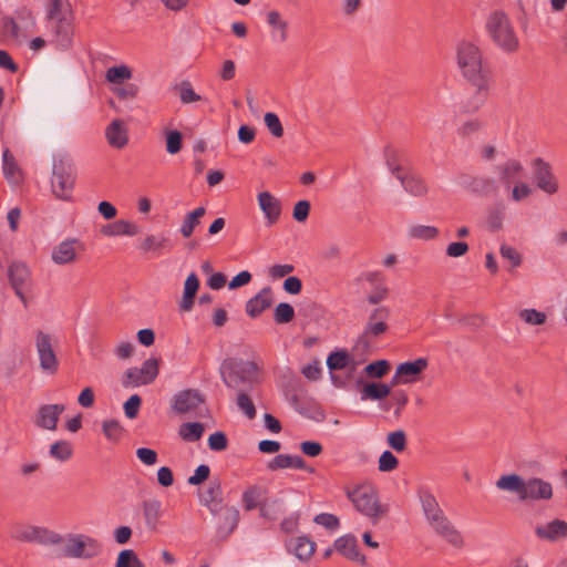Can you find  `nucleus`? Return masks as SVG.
Returning a JSON list of instances; mask_svg holds the SVG:
<instances>
[{
	"label": "nucleus",
	"instance_id": "45",
	"mask_svg": "<svg viewBox=\"0 0 567 567\" xmlns=\"http://www.w3.org/2000/svg\"><path fill=\"white\" fill-rule=\"evenodd\" d=\"M115 567H144L132 549L122 550L116 559Z\"/></svg>",
	"mask_w": 567,
	"mask_h": 567
},
{
	"label": "nucleus",
	"instance_id": "26",
	"mask_svg": "<svg viewBox=\"0 0 567 567\" xmlns=\"http://www.w3.org/2000/svg\"><path fill=\"white\" fill-rule=\"evenodd\" d=\"M334 548L351 560L361 564L365 561L364 555H362L358 548L357 538L352 535H346L338 538L334 542Z\"/></svg>",
	"mask_w": 567,
	"mask_h": 567
},
{
	"label": "nucleus",
	"instance_id": "35",
	"mask_svg": "<svg viewBox=\"0 0 567 567\" xmlns=\"http://www.w3.org/2000/svg\"><path fill=\"white\" fill-rule=\"evenodd\" d=\"M297 558L300 560H308L315 554L316 545L307 537H298L290 544Z\"/></svg>",
	"mask_w": 567,
	"mask_h": 567
},
{
	"label": "nucleus",
	"instance_id": "50",
	"mask_svg": "<svg viewBox=\"0 0 567 567\" xmlns=\"http://www.w3.org/2000/svg\"><path fill=\"white\" fill-rule=\"evenodd\" d=\"M533 194V188L527 183L519 181L517 183H514V186L512 188L511 198L515 203H519L527 197H529Z\"/></svg>",
	"mask_w": 567,
	"mask_h": 567
},
{
	"label": "nucleus",
	"instance_id": "46",
	"mask_svg": "<svg viewBox=\"0 0 567 567\" xmlns=\"http://www.w3.org/2000/svg\"><path fill=\"white\" fill-rule=\"evenodd\" d=\"M221 528L226 529L227 533L233 532L239 520V512L234 507H226L221 513Z\"/></svg>",
	"mask_w": 567,
	"mask_h": 567
},
{
	"label": "nucleus",
	"instance_id": "13",
	"mask_svg": "<svg viewBox=\"0 0 567 567\" xmlns=\"http://www.w3.org/2000/svg\"><path fill=\"white\" fill-rule=\"evenodd\" d=\"M390 309L384 306L374 308L369 315L364 330L360 337L361 342L368 343L370 338H377L388 330Z\"/></svg>",
	"mask_w": 567,
	"mask_h": 567
},
{
	"label": "nucleus",
	"instance_id": "34",
	"mask_svg": "<svg viewBox=\"0 0 567 567\" xmlns=\"http://www.w3.org/2000/svg\"><path fill=\"white\" fill-rule=\"evenodd\" d=\"M162 514V503L158 499H150L143 503V515L148 528L155 529Z\"/></svg>",
	"mask_w": 567,
	"mask_h": 567
},
{
	"label": "nucleus",
	"instance_id": "60",
	"mask_svg": "<svg viewBox=\"0 0 567 567\" xmlns=\"http://www.w3.org/2000/svg\"><path fill=\"white\" fill-rule=\"evenodd\" d=\"M315 523L326 527L329 530H336L339 527V519L337 516L328 513H321L315 517Z\"/></svg>",
	"mask_w": 567,
	"mask_h": 567
},
{
	"label": "nucleus",
	"instance_id": "14",
	"mask_svg": "<svg viewBox=\"0 0 567 567\" xmlns=\"http://www.w3.org/2000/svg\"><path fill=\"white\" fill-rule=\"evenodd\" d=\"M427 524L451 546L455 548H462L464 546V538L461 532L452 524L444 513L429 520Z\"/></svg>",
	"mask_w": 567,
	"mask_h": 567
},
{
	"label": "nucleus",
	"instance_id": "27",
	"mask_svg": "<svg viewBox=\"0 0 567 567\" xmlns=\"http://www.w3.org/2000/svg\"><path fill=\"white\" fill-rule=\"evenodd\" d=\"M398 181L403 189L414 197H423L429 192L425 181L416 174L403 173Z\"/></svg>",
	"mask_w": 567,
	"mask_h": 567
},
{
	"label": "nucleus",
	"instance_id": "8",
	"mask_svg": "<svg viewBox=\"0 0 567 567\" xmlns=\"http://www.w3.org/2000/svg\"><path fill=\"white\" fill-rule=\"evenodd\" d=\"M11 536L23 543H33L43 546L55 545L60 535L45 527L34 526L25 523H17L12 526Z\"/></svg>",
	"mask_w": 567,
	"mask_h": 567
},
{
	"label": "nucleus",
	"instance_id": "62",
	"mask_svg": "<svg viewBox=\"0 0 567 567\" xmlns=\"http://www.w3.org/2000/svg\"><path fill=\"white\" fill-rule=\"evenodd\" d=\"M340 6L346 17H353L363 7V0H340Z\"/></svg>",
	"mask_w": 567,
	"mask_h": 567
},
{
	"label": "nucleus",
	"instance_id": "3",
	"mask_svg": "<svg viewBox=\"0 0 567 567\" xmlns=\"http://www.w3.org/2000/svg\"><path fill=\"white\" fill-rule=\"evenodd\" d=\"M55 545L60 546V554L63 557L74 559H92L102 550L101 544L85 534L60 535V540Z\"/></svg>",
	"mask_w": 567,
	"mask_h": 567
},
{
	"label": "nucleus",
	"instance_id": "37",
	"mask_svg": "<svg viewBox=\"0 0 567 567\" xmlns=\"http://www.w3.org/2000/svg\"><path fill=\"white\" fill-rule=\"evenodd\" d=\"M178 433L184 441L196 442L203 436L204 426L198 422L184 423L181 425Z\"/></svg>",
	"mask_w": 567,
	"mask_h": 567
},
{
	"label": "nucleus",
	"instance_id": "11",
	"mask_svg": "<svg viewBox=\"0 0 567 567\" xmlns=\"http://www.w3.org/2000/svg\"><path fill=\"white\" fill-rule=\"evenodd\" d=\"M84 249V244L81 240L66 238L52 248L51 260L59 266L71 265L78 261Z\"/></svg>",
	"mask_w": 567,
	"mask_h": 567
},
{
	"label": "nucleus",
	"instance_id": "21",
	"mask_svg": "<svg viewBox=\"0 0 567 567\" xmlns=\"http://www.w3.org/2000/svg\"><path fill=\"white\" fill-rule=\"evenodd\" d=\"M64 409L63 404L41 405L35 416V424L45 430H55L59 416Z\"/></svg>",
	"mask_w": 567,
	"mask_h": 567
},
{
	"label": "nucleus",
	"instance_id": "9",
	"mask_svg": "<svg viewBox=\"0 0 567 567\" xmlns=\"http://www.w3.org/2000/svg\"><path fill=\"white\" fill-rule=\"evenodd\" d=\"M158 375V360L150 358L141 368L127 369L122 378L121 383L125 389L137 388L152 383Z\"/></svg>",
	"mask_w": 567,
	"mask_h": 567
},
{
	"label": "nucleus",
	"instance_id": "38",
	"mask_svg": "<svg viewBox=\"0 0 567 567\" xmlns=\"http://www.w3.org/2000/svg\"><path fill=\"white\" fill-rule=\"evenodd\" d=\"M200 499L204 505L208 506L212 512H215L210 506L213 503L219 504L221 502V486L218 481H212L205 493L202 494Z\"/></svg>",
	"mask_w": 567,
	"mask_h": 567
},
{
	"label": "nucleus",
	"instance_id": "52",
	"mask_svg": "<svg viewBox=\"0 0 567 567\" xmlns=\"http://www.w3.org/2000/svg\"><path fill=\"white\" fill-rule=\"evenodd\" d=\"M102 431L110 441H117L122 434V426L115 420H106L102 423Z\"/></svg>",
	"mask_w": 567,
	"mask_h": 567
},
{
	"label": "nucleus",
	"instance_id": "39",
	"mask_svg": "<svg viewBox=\"0 0 567 567\" xmlns=\"http://www.w3.org/2000/svg\"><path fill=\"white\" fill-rule=\"evenodd\" d=\"M384 159L385 165L390 173L396 178H401V175L403 174L402 167L400 165V156L398 151H395L392 147H386L384 150Z\"/></svg>",
	"mask_w": 567,
	"mask_h": 567
},
{
	"label": "nucleus",
	"instance_id": "44",
	"mask_svg": "<svg viewBox=\"0 0 567 567\" xmlns=\"http://www.w3.org/2000/svg\"><path fill=\"white\" fill-rule=\"evenodd\" d=\"M176 90L179 94L181 102L184 104H189L202 100V96L194 91L190 82L188 81H184L178 84Z\"/></svg>",
	"mask_w": 567,
	"mask_h": 567
},
{
	"label": "nucleus",
	"instance_id": "51",
	"mask_svg": "<svg viewBox=\"0 0 567 567\" xmlns=\"http://www.w3.org/2000/svg\"><path fill=\"white\" fill-rule=\"evenodd\" d=\"M349 355L344 351L333 352L327 359V365L330 370H341L349 364Z\"/></svg>",
	"mask_w": 567,
	"mask_h": 567
},
{
	"label": "nucleus",
	"instance_id": "56",
	"mask_svg": "<svg viewBox=\"0 0 567 567\" xmlns=\"http://www.w3.org/2000/svg\"><path fill=\"white\" fill-rule=\"evenodd\" d=\"M237 405L248 419H254L256 416V409L252 400L244 391H239L238 393Z\"/></svg>",
	"mask_w": 567,
	"mask_h": 567
},
{
	"label": "nucleus",
	"instance_id": "6",
	"mask_svg": "<svg viewBox=\"0 0 567 567\" xmlns=\"http://www.w3.org/2000/svg\"><path fill=\"white\" fill-rule=\"evenodd\" d=\"M256 367L249 361L227 359L220 365V375L229 388L243 391L241 386L252 382Z\"/></svg>",
	"mask_w": 567,
	"mask_h": 567
},
{
	"label": "nucleus",
	"instance_id": "48",
	"mask_svg": "<svg viewBox=\"0 0 567 567\" xmlns=\"http://www.w3.org/2000/svg\"><path fill=\"white\" fill-rule=\"evenodd\" d=\"M274 317L277 323H288L293 319L295 310L291 305L280 302L275 309Z\"/></svg>",
	"mask_w": 567,
	"mask_h": 567
},
{
	"label": "nucleus",
	"instance_id": "57",
	"mask_svg": "<svg viewBox=\"0 0 567 567\" xmlns=\"http://www.w3.org/2000/svg\"><path fill=\"white\" fill-rule=\"evenodd\" d=\"M364 370L369 377L382 378L390 370V364L385 360H379L368 364Z\"/></svg>",
	"mask_w": 567,
	"mask_h": 567
},
{
	"label": "nucleus",
	"instance_id": "24",
	"mask_svg": "<svg viewBox=\"0 0 567 567\" xmlns=\"http://www.w3.org/2000/svg\"><path fill=\"white\" fill-rule=\"evenodd\" d=\"M270 471L295 468V470H307L310 473L315 472V468L307 467L306 462L298 455L278 454L267 465Z\"/></svg>",
	"mask_w": 567,
	"mask_h": 567
},
{
	"label": "nucleus",
	"instance_id": "20",
	"mask_svg": "<svg viewBox=\"0 0 567 567\" xmlns=\"http://www.w3.org/2000/svg\"><path fill=\"white\" fill-rule=\"evenodd\" d=\"M203 402L204 398L197 390H184L174 396L172 408L175 412L184 414L194 411Z\"/></svg>",
	"mask_w": 567,
	"mask_h": 567
},
{
	"label": "nucleus",
	"instance_id": "54",
	"mask_svg": "<svg viewBox=\"0 0 567 567\" xmlns=\"http://www.w3.org/2000/svg\"><path fill=\"white\" fill-rule=\"evenodd\" d=\"M17 21L20 23V34H27L33 31L35 19L28 10H22L18 13Z\"/></svg>",
	"mask_w": 567,
	"mask_h": 567
},
{
	"label": "nucleus",
	"instance_id": "25",
	"mask_svg": "<svg viewBox=\"0 0 567 567\" xmlns=\"http://www.w3.org/2000/svg\"><path fill=\"white\" fill-rule=\"evenodd\" d=\"M417 497L426 522L444 513L436 497L427 487L419 488Z\"/></svg>",
	"mask_w": 567,
	"mask_h": 567
},
{
	"label": "nucleus",
	"instance_id": "36",
	"mask_svg": "<svg viewBox=\"0 0 567 567\" xmlns=\"http://www.w3.org/2000/svg\"><path fill=\"white\" fill-rule=\"evenodd\" d=\"M205 215V208L198 207L194 209L193 212L185 215L182 227H181V234L184 238H188L192 236L194 229L197 225L200 223V218Z\"/></svg>",
	"mask_w": 567,
	"mask_h": 567
},
{
	"label": "nucleus",
	"instance_id": "33",
	"mask_svg": "<svg viewBox=\"0 0 567 567\" xmlns=\"http://www.w3.org/2000/svg\"><path fill=\"white\" fill-rule=\"evenodd\" d=\"M391 386L385 383H367L361 390V400H382L391 393Z\"/></svg>",
	"mask_w": 567,
	"mask_h": 567
},
{
	"label": "nucleus",
	"instance_id": "4",
	"mask_svg": "<svg viewBox=\"0 0 567 567\" xmlns=\"http://www.w3.org/2000/svg\"><path fill=\"white\" fill-rule=\"evenodd\" d=\"M486 30L493 42L503 51L512 53L518 49V37L505 13H492L487 19Z\"/></svg>",
	"mask_w": 567,
	"mask_h": 567
},
{
	"label": "nucleus",
	"instance_id": "63",
	"mask_svg": "<svg viewBox=\"0 0 567 567\" xmlns=\"http://www.w3.org/2000/svg\"><path fill=\"white\" fill-rule=\"evenodd\" d=\"M141 406V398L137 394L131 395L123 405L124 413L128 419H134Z\"/></svg>",
	"mask_w": 567,
	"mask_h": 567
},
{
	"label": "nucleus",
	"instance_id": "7",
	"mask_svg": "<svg viewBox=\"0 0 567 567\" xmlns=\"http://www.w3.org/2000/svg\"><path fill=\"white\" fill-rule=\"evenodd\" d=\"M73 165L64 159H58L53 163L51 188L56 198L69 200L74 186Z\"/></svg>",
	"mask_w": 567,
	"mask_h": 567
},
{
	"label": "nucleus",
	"instance_id": "47",
	"mask_svg": "<svg viewBox=\"0 0 567 567\" xmlns=\"http://www.w3.org/2000/svg\"><path fill=\"white\" fill-rule=\"evenodd\" d=\"M166 152L168 154H177L182 150V134L178 131L166 130Z\"/></svg>",
	"mask_w": 567,
	"mask_h": 567
},
{
	"label": "nucleus",
	"instance_id": "55",
	"mask_svg": "<svg viewBox=\"0 0 567 567\" xmlns=\"http://www.w3.org/2000/svg\"><path fill=\"white\" fill-rule=\"evenodd\" d=\"M265 124L269 132L275 137H281L284 134V127L277 114L268 112L265 114Z\"/></svg>",
	"mask_w": 567,
	"mask_h": 567
},
{
	"label": "nucleus",
	"instance_id": "10",
	"mask_svg": "<svg viewBox=\"0 0 567 567\" xmlns=\"http://www.w3.org/2000/svg\"><path fill=\"white\" fill-rule=\"evenodd\" d=\"M533 176L536 187L547 195L559 190V182L549 163L538 157L533 161Z\"/></svg>",
	"mask_w": 567,
	"mask_h": 567
},
{
	"label": "nucleus",
	"instance_id": "31",
	"mask_svg": "<svg viewBox=\"0 0 567 567\" xmlns=\"http://www.w3.org/2000/svg\"><path fill=\"white\" fill-rule=\"evenodd\" d=\"M3 174L10 184L17 185L22 179V173L13 155L9 150H4L2 154Z\"/></svg>",
	"mask_w": 567,
	"mask_h": 567
},
{
	"label": "nucleus",
	"instance_id": "42",
	"mask_svg": "<svg viewBox=\"0 0 567 567\" xmlns=\"http://www.w3.org/2000/svg\"><path fill=\"white\" fill-rule=\"evenodd\" d=\"M409 236L415 239L430 240L439 235V229L429 225H414L409 228Z\"/></svg>",
	"mask_w": 567,
	"mask_h": 567
},
{
	"label": "nucleus",
	"instance_id": "32",
	"mask_svg": "<svg viewBox=\"0 0 567 567\" xmlns=\"http://www.w3.org/2000/svg\"><path fill=\"white\" fill-rule=\"evenodd\" d=\"M30 277L28 266L21 261H14L9 266L8 278L12 288L23 287Z\"/></svg>",
	"mask_w": 567,
	"mask_h": 567
},
{
	"label": "nucleus",
	"instance_id": "64",
	"mask_svg": "<svg viewBox=\"0 0 567 567\" xmlns=\"http://www.w3.org/2000/svg\"><path fill=\"white\" fill-rule=\"evenodd\" d=\"M309 212L310 203L308 200H299L293 206L292 216L297 221L302 223L308 218Z\"/></svg>",
	"mask_w": 567,
	"mask_h": 567
},
{
	"label": "nucleus",
	"instance_id": "61",
	"mask_svg": "<svg viewBox=\"0 0 567 567\" xmlns=\"http://www.w3.org/2000/svg\"><path fill=\"white\" fill-rule=\"evenodd\" d=\"M138 234V227L131 221L120 219L115 221V236L127 235L134 236Z\"/></svg>",
	"mask_w": 567,
	"mask_h": 567
},
{
	"label": "nucleus",
	"instance_id": "18",
	"mask_svg": "<svg viewBox=\"0 0 567 567\" xmlns=\"http://www.w3.org/2000/svg\"><path fill=\"white\" fill-rule=\"evenodd\" d=\"M535 535L542 540L550 543L561 542L567 538V522L556 518L538 524L535 527Z\"/></svg>",
	"mask_w": 567,
	"mask_h": 567
},
{
	"label": "nucleus",
	"instance_id": "58",
	"mask_svg": "<svg viewBox=\"0 0 567 567\" xmlns=\"http://www.w3.org/2000/svg\"><path fill=\"white\" fill-rule=\"evenodd\" d=\"M501 256L508 260L513 267H518L522 262L520 254L512 246L502 245L499 248Z\"/></svg>",
	"mask_w": 567,
	"mask_h": 567
},
{
	"label": "nucleus",
	"instance_id": "19",
	"mask_svg": "<svg viewBox=\"0 0 567 567\" xmlns=\"http://www.w3.org/2000/svg\"><path fill=\"white\" fill-rule=\"evenodd\" d=\"M266 22L270 29L269 37L272 43L282 44L288 40L289 22L277 10L266 13Z\"/></svg>",
	"mask_w": 567,
	"mask_h": 567
},
{
	"label": "nucleus",
	"instance_id": "12",
	"mask_svg": "<svg viewBox=\"0 0 567 567\" xmlns=\"http://www.w3.org/2000/svg\"><path fill=\"white\" fill-rule=\"evenodd\" d=\"M34 344L41 369L50 373L55 372L58 369V358L53 349V338L43 331H38Z\"/></svg>",
	"mask_w": 567,
	"mask_h": 567
},
{
	"label": "nucleus",
	"instance_id": "53",
	"mask_svg": "<svg viewBox=\"0 0 567 567\" xmlns=\"http://www.w3.org/2000/svg\"><path fill=\"white\" fill-rule=\"evenodd\" d=\"M399 465L398 458L390 451H384L378 461V467L380 472H392Z\"/></svg>",
	"mask_w": 567,
	"mask_h": 567
},
{
	"label": "nucleus",
	"instance_id": "1",
	"mask_svg": "<svg viewBox=\"0 0 567 567\" xmlns=\"http://www.w3.org/2000/svg\"><path fill=\"white\" fill-rule=\"evenodd\" d=\"M495 486L502 492L515 494L520 502L548 501L553 497L551 484L539 477L525 480L515 473L504 474Z\"/></svg>",
	"mask_w": 567,
	"mask_h": 567
},
{
	"label": "nucleus",
	"instance_id": "22",
	"mask_svg": "<svg viewBox=\"0 0 567 567\" xmlns=\"http://www.w3.org/2000/svg\"><path fill=\"white\" fill-rule=\"evenodd\" d=\"M266 491L260 486H250L248 487L243 495L244 506L247 511L255 509L256 507L260 508V514L264 517H270L269 508L266 503H264Z\"/></svg>",
	"mask_w": 567,
	"mask_h": 567
},
{
	"label": "nucleus",
	"instance_id": "30",
	"mask_svg": "<svg viewBox=\"0 0 567 567\" xmlns=\"http://www.w3.org/2000/svg\"><path fill=\"white\" fill-rule=\"evenodd\" d=\"M54 42L61 49H66L72 42L73 30L69 21L60 19L53 27Z\"/></svg>",
	"mask_w": 567,
	"mask_h": 567
},
{
	"label": "nucleus",
	"instance_id": "17",
	"mask_svg": "<svg viewBox=\"0 0 567 567\" xmlns=\"http://www.w3.org/2000/svg\"><path fill=\"white\" fill-rule=\"evenodd\" d=\"M495 173L498 182L508 189L512 184L522 181L526 175L525 167L522 162L516 158H508L496 165Z\"/></svg>",
	"mask_w": 567,
	"mask_h": 567
},
{
	"label": "nucleus",
	"instance_id": "29",
	"mask_svg": "<svg viewBox=\"0 0 567 567\" xmlns=\"http://www.w3.org/2000/svg\"><path fill=\"white\" fill-rule=\"evenodd\" d=\"M199 288L198 277L192 272L184 282V292L179 303L183 311H190L194 306V298Z\"/></svg>",
	"mask_w": 567,
	"mask_h": 567
},
{
	"label": "nucleus",
	"instance_id": "40",
	"mask_svg": "<svg viewBox=\"0 0 567 567\" xmlns=\"http://www.w3.org/2000/svg\"><path fill=\"white\" fill-rule=\"evenodd\" d=\"M131 78V69L124 64L109 68L105 74V79L113 84H120L125 80H130Z\"/></svg>",
	"mask_w": 567,
	"mask_h": 567
},
{
	"label": "nucleus",
	"instance_id": "49",
	"mask_svg": "<svg viewBox=\"0 0 567 567\" xmlns=\"http://www.w3.org/2000/svg\"><path fill=\"white\" fill-rule=\"evenodd\" d=\"M386 443L395 452H403L406 447V435L402 430L390 432L386 436Z\"/></svg>",
	"mask_w": 567,
	"mask_h": 567
},
{
	"label": "nucleus",
	"instance_id": "28",
	"mask_svg": "<svg viewBox=\"0 0 567 567\" xmlns=\"http://www.w3.org/2000/svg\"><path fill=\"white\" fill-rule=\"evenodd\" d=\"M107 142L115 148H122L127 144V132L122 121L114 120L105 132Z\"/></svg>",
	"mask_w": 567,
	"mask_h": 567
},
{
	"label": "nucleus",
	"instance_id": "59",
	"mask_svg": "<svg viewBox=\"0 0 567 567\" xmlns=\"http://www.w3.org/2000/svg\"><path fill=\"white\" fill-rule=\"evenodd\" d=\"M136 457L146 466L155 465L158 460L156 451L148 447L137 449Z\"/></svg>",
	"mask_w": 567,
	"mask_h": 567
},
{
	"label": "nucleus",
	"instance_id": "43",
	"mask_svg": "<svg viewBox=\"0 0 567 567\" xmlns=\"http://www.w3.org/2000/svg\"><path fill=\"white\" fill-rule=\"evenodd\" d=\"M50 455L61 462L72 456V446L66 441H58L50 446Z\"/></svg>",
	"mask_w": 567,
	"mask_h": 567
},
{
	"label": "nucleus",
	"instance_id": "15",
	"mask_svg": "<svg viewBox=\"0 0 567 567\" xmlns=\"http://www.w3.org/2000/svg\"><path fill=\"white\" fill-rule=\"evenodd\" d=\"M257 204L262 213L265 225L271 227L276 225L282 213L281 200L269 190H261L257 194Z\"/></svg>",
	"mask_w": 567,
	"mask_h": 567
},
{
	"label": "nucleus",
	"instance_id": "23",
	"mask_svg": "<svg viewBox=\"0 0 567 567\" xmlns=\"http://www.w3.org/2000/svg\"><path fill=\"white\" fill-rule=\"evenodd\" d=\"M274 302L272 290L270 287L262 288L255 297L246 303V312L248 316L256 318L262 311L268 309Z\"/></svg>",
	"mask_w": 567,
	"mask_h": 567
},
{
	"label": "nucleus",
	"instance_id": "41",
	"mask_svg": "<svg viewBox=\"0 0 567 567\" xmlns=\"http://www.w3.org/2000/svg\"><path fill=\"white\" fill-rule=\"evenodd\" d=\"M518 317L528 326H542L547 320V315L534 308H525L518 312Z\"/></svg>",
	"mask_w": 567,
	"mask_h": 567
},
{
	"label": "nucleus",
	"instance_id": "16",
	"mask_svg": "<svg viewBox=\"0 0 567 567\" xmlns=\"http://www.w3.org/2000/svg\"><path fill=\"white\" fill-rule=\"evenodd\" d=\"M427 360L419 358L414 361L403 362L398 365L394 375L391 380V385L413 383L419 379V375L427 368Z\"/></svg>",
	"mask_w": 567,
	"mask_h": 567
},
{
	"label": "nucleus",
	"instance_id": "5",
	"mask_svg": "<svg viewBox=\"0 0 567 567\" xmlns=\"http://www.w3.org/2000/svg\"><path fill=\"white\" fill-rule=\"evenodd\" d=\"M456 62L468 81L477 83L482 79V53L474 41L463 39L456 44Z\"/></svg>",
	"mask_w": 567,
	"mask_h": 567
},
{
	"label": "nucleus",
	"instance_id": "2",
	"mask_svg": "<svg viewBox=\"0 0 567 567\" xmlns=\"http://www.w3.org/2000/svg\"><path fill=\"white\" fill-rule=\"evenodd\" d=\"M347 496L355 509L368 517L372 524H378L388 512V506L380 503L378 491L370 483L359 484L348 489Z\"/></svg>",
	"mask_w": 567,
	"mask_h": 567
}]
</instances>
